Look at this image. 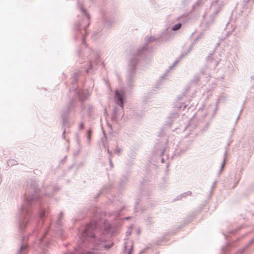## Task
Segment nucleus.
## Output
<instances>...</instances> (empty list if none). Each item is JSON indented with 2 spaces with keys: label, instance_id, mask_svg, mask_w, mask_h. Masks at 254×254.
I'll list each match as a JSON object with an SVG mask.
<instances>
[{
  "label": "nucleus",
  "instance_id": "f257e3e1",
  "mask_svg": "<svg viewBox=\"0 0 254 254\" xmlns=\"http://www.w3.org/2000/svg\"><path fill=\"white\" fill-rule=\"evenodd\" d=\"M174 36V34L168 28L158 36H150L146 38L144 42L141 46L136 50H132L129 56L127 70L126 75V84L130 92L134 86V83L136 79V70L137 67L141 66L144 67L148 63L151 57L152 53L154 49L152 43L156 42L160 44L163 42H166ZM156 48V47H155Z\"/></svg>",
  "mask_w": 254,
  "mask_h": 254
},
{
  "label": "nucleus",
  "instance_id": "f03ea898",
  "mask_svg": "<svg viewBox=\"0 0 254 254\" xmlns=\"http://www.w3.org/2000/svg\"><path fill=\"white\" fill-rule=\"evenodd\" d=\"M114 98L115 103L116 105L119 106V108L115 107L112 111V130H113V127L116 128V130H118L120 127V125L117 122V116L122 117L123 116L122 113L124 110V106L126 103L125 89L122 88L116 89L114 91ZM112 131V136L114 135Z\"/></svg>",
  "mask_w": 254,
  "mask_h": 254
},
{
  "label": "nucleus",
  "instance_id": "7ed1b4c3",
  "mask_svg": "<svg viewBox=\"0 0 254 254\" xmlns=\"http://www.w3.org/2000/svg\"><path fill=\"white\" fill-rule=\"evenodd\" d=\"M172 125V121H170L165 125V127L160 129L158 137L159 138L156 139L157 141L154 145V150L153 153L155 155H158L161 159L162 163L165 162V158H168V155L165 153L167 150V143L168 139L166 136H165V128H171Z\"/></svg>",
  "mask_w": 254,
  "mask_h": 254
},
{
  "label": "nucleus",
  "instance_id": "20e7f679",
  "mask_svg": "<svg viewBox=\"0 0 254 254\" xmlns=\"http://www.w3.org/2000/svg\"><path fill=\"white\" fill-rule=\"evenodd\" d=\"M125 211V206L122 204L114 212L112 211V236L120 233L124 220H128L130 217H122Z\"/></svg>",
  "mask_w": 254,
  "mask_h": 254
},
{
  "label": "nucleus",
  "instance_id": "39448f33",
  "mask_svg": "<svg viewBox=\"0 0 254 254\" xmlns=\"http://www.w3.org/2000/svg\"><path fill=\"white\" fill-rule=\"evenodd\" d=\"M147 181L146 179H143V181L141 182V190H140V196H138L137 198V201L135 202V204L134 207V211H137V207L140 202L141 200V197L145 196L148 197L150 196L151 192V189L149 188V187H146L145 183Z\"/></svg>",
  "mask_w": 254,
  "mask_h": 254
},
{
  "label": "nucleus",
  "instance_id": "423d86ee",
  "mask_svg": "<svg viewBox=\"0 0 254 254\" xmlns=\"http://www.w3.org/2000/svg\"><path fill=\"white\" fill-rule=\"evenodd\" d=\"M136 153L134 151L130 152L128 155V160L126 163L125 170L126 172L129 173L132 169V166L134 164L135 158L136 157Z\"/></svg>",
  "mask_w": 254,
  "mask_h": 254
},
{
  "label": "nucleus",
  "instance_id": "0eeeda50",
  "mask_svg": "<svg viewBox=\"0 0 254 254\" xmlns=\"http://www.w3.org/2000/svg\"><path fill=\"white\" fill-rule=\"evenodd\" d=\"M129 174V173H128L126 172L123 175L122 178L121 179L118 186V190L120 192L123 190L127 184Z\"/></svg>",
  "mask_w": 254,
  "mask_h": 254
},
{
  "label": "nucleus",
  "instance_id": "6e6552de",
  "mask_svg": "<svg viewBox=\"0 0 254 254\" xmlns=\"http://www.w3.org/2000/svg\"><path fill=\"white\" fill-rule=\"evenodd\" d=\"M221 7L219 5H217L215 8V10H214V12H213L212 14H211L210 15L209 19L207 21V22L206 23L207 25L211 24L214 22L216 16L219 13V12L221 11Z\"/></svg>",
  "mask_w": 254,
  "mask_h": 254
},
{
  "label": "nucleus",
  "instance_id": "1a4fd4ad",
  "mask_svg": "<svg viewBox=\"0 0 254 254\" xmlns=\"http://www.w3.org/2000/svg\"><path fill=\"white\" fill-rule=\"evenodd\" d=\"M206 1L207 0H197L192 6V10L195 12H198Z\"/></svg>",
  "mask_w": 254,
  "mask_h": 254
},
{
  "label": "nucleus",
  "instance_id": "9d476101",
  "mask_svg": "<svg viewBox=\"0 0 254 254\" xmlns=\"http://www.w3.org/2000/svg\"><path fill=\"white\" fill-rule=\"evenodd\" d=\"M202 120L199 119L198 121L197 124L194 125L195 127H199L201 132L205 131L209 127L210 125V121H207L203 125H202Z\"/></svg>",
  "mask_w": 254,
  "mask_h": 254
},
{
  "label": "nucleus",
  "instance_id": "9b49d317",
  "mask_svg": "<svg viewBox=\"0 0 254 254\" xmlns=\"http://www.w3.org/2000/svg\"><path fill=\"white\" fill-rule=\"evenodd\" d=\"M176 233V231L174 230H172L170 232L166 233L163 238L158 241L157 244L159 245L166 244L169 239L171 234H174Z\"/></svg>",
  "mask_w": 254,
  "mask_h": 254
},
{
  "label": "nucleus",
  "instance_id": "f8f14e48",
  "mask_svg": "<svg viewBox=\"0 0 254 254\" xmlns=\"http://www.w3.org/2000/svg\"><path fill=\"white\" fill-rule=\"evenodd\" d=\"M203 206H204V205H203L202 206H200L199 207V209H198V210L195 211L194 212H193L189 214V215H188V216L187 217H186V218L185 219L186 222L189 223L190 221H191L193 220V219L194 218V217L196 215V214L199 211H200L201 210Z\"/></svg>",
  "mask_w": 254,
  "mask_h": 254
},
{
  "label": "nucleus",
  "instance_id": "ddd939ff",
  "mask_svg": "<svg viewBox=\"0 0 254 254\" xmlns=\"http://www.w3.org/2000/svg\"><path fill=\"white\" fill-rule=\"evenodd\" d=\"M227 151L226 150L224 152L223 161L221 164V166H220L219 171L217 174L218 176H219L221 174L222 171H223V170L224 169V167H225V165L227 161Z\"/></svg>",
  "mask_w": 254,
  "mask_h": 254
},
{
  "label": "nucleus",
  "instance_id": "4468645a",
  "mask_svg": "<svg viewBox=\"0 0 254 254\" xmlns=\"http://www.w3.org/2000/svg\"><path fill=\"white\" fill-rule=\"evenodd\" d=\"M124 252L127 254H132L133 251V244L131 242L130 246H128L126 242L124 243Z\"/></svg>",
  "mask_w": 254,
  "mask_h": 254
},
{
  "label": "nucleus",
  "instance_id": "2eb2a0df",
  "mask_svg": "<svg viewBox=\"0 0 254 254\" xmlns=\"http://www.w3.org/2000/svg\"><path fill=\"white\" fill-rule=\"evenodd\" d=\"M183 96H184V95H182V96H178L177 98V101L178 102L175 104V108H179V109H181L183 107V110H184L185 109V108L187 107V106L186 105H184V103H182V104H181L179 102L180 101H181L182 98H183Z\"/></svg>",
  "mask_w": 254,
  "mask_h": 254
},
{
  "label": "nucleus",
  "instance_id": "dca6fc26",
  "mask_svg": "<svg viewBox=\"0 0 254 254\" xmlns=\"http://www.w3.org/2000/svg\"><path fill=\"white\" fill-rule=\"evenodd\" d=\"M231 179L234 180V184L232 188H235L237 186L239 181L241 179L240 175L235 174L233 177L231 178Z\"/></svg>",
  "mask_w": 254,
  "mask_h": 254
},
{
  "label": "nucleus",
  "instance_id": "f3484780",
  "mask_svg": "<svg viewBox=\"0 0 254 254\" xmlns=\"http://www.w3.org/2000/svg\"><path fill=\"white\" fill-rule=\"evenodd\" d=\"M165 76H166V74H164L163 76H161L159 79V81H158L154 87V89L152 90V93H153V91H156V89H158L160 88V86L161 84V82L163 81L165 78Z\"/></svg>",
  "mask_w": 254,
  "mask_h": 254
},
{
  "label": "nucleus",
  "instance_id": "a211bd4d",
  "mask_svg": "<svg viewBox=\"0 0 254 254\" xmlns=\"http://www.w3.org/2000/svg\"><path fill=\"white\" fill-rule=\"evenodd\" d=\"M132 115L134 118L139 120L142 117L143 112L142 111H133Z\"/></svg>",
  "mask_w": 254,
  "mask_h": 254
},
{
  "label": "nucleus",
  "instance_id": "6ab92c4d",
  "mask_svg": "<svg viewBox=\"0 0 254 254\" xmlns=\"http://www.w3.org/2000/svg\"><path fill=\"white\" fill-rule=\"evenodd\" d=\"M177 20L180 21L181 23H183V24L185 23L186 22L189 21V18L187 16H185L184 15L179 16L177 18Z\"/></svg>",
  "mask_w": 254,
  "mask_h": 254
},
{
  "label": "nucleus",
  "instance_id": "aec40b11",
  "mask_svg": "<svg viewBox=\"0 0 254 254\" xmlns=\"http://www.w3.org/2000/svg\"><path fill=\"white\" fill-rule=\"evenodd\" d=\"M123 151V149L121 146L118 145L116 147V148L114 150V153L116 154L118 156H120L121 153Z\"/></svg>",
  "mask_w": 254,
  "mask_h": 254
},
{
  "label": "nucleus",
  "instance_id": "412c9836",
  "mask_svg": "<svg viewBox=\"0 0 254 254\" xmlns=\"http://www.w3.org/2000/svg\"><path fill=\"white\" fill-rule=\"evenodd\" d=\"M182 25H183V23L179 22V23L174 25L172 26V28L170 30L171 32H172V31L178 30H179V29L181 28V27H182Z\"/></svg>",
  "mask_w": 254,
  "mask_h": 254
},
{
  "label": "nucleus",
  "instance_id": "4be33fe9",
  "mask_svg": "<svg viewBox=\"0 0 254 254\" xmlns=\"http://www.w3.org/2000/svg\"><path fill=\"white\" fill-rule=\"evenodd\" d=\"M237 230H235V229L230 230L228 231V235H227L225 233H223V235L224 236L225 239H227V237H229L230 235H235L237 233Z\"/></svg>",
  "mask_w": 254,
  "mask_h": 254
},
{
  "label": "nucleus",
  "instance_id": "5701e85b",
  "mask_svg": "<svg viewBox=\"0 0 254 254\" xmlns=\"http://www.w3.org/2000/svg\"><path fill=\"white\" fill-rule=\"evenodd\" d=\"M217 181H215L213 182V184H212V186H211V190H210V192H209V198L211 197V195H212V194H213V190L215 188V187H216V184H217Z\"/></svg>",
  "mask_w": 254,
  "mask_h": 254
},
{
  "label": "nucleus",
  "instance_id": "b1692460",
  "mask_svg": "<svg viewBox=\"0 0 254 254\" xmlns=\"http://www.w3.org/2000/svg\"><path fill=\"white\" fill-rule=\"evenodd\" d=\"M192 48H193V45L191 44L190 47L187 50V52L185 53H183L181 55L180 59H183V58H184L190 52V51L192 50Z\"/></svg>",
  "mask_w": 254,
  "mask_h": 254
},
{
  "label": "nucleus",
  "instance_id": "393cba45",
  "mask_svg": "<svg viewBox=\"0 0 254 254\" xmlns=\"http://www.w3.org/2000/svg\"><path fill=\"white\" fill-rule=\"evenodd\" d=\"M220 99H218V100L216 102V107L215 108L214 111H213L212 115V118H213L214 116L215 115V114L218 110V104L219 102Z\"/></svg>",
  "mask_w": 254,
  "mask_h": 254
},
{
  "label": "nucleus",
  "instance_id": "a878e982",
  "mask_svg": "<svg viewBox=\"0 0 254 254\" xmlns=\"http://www.w3.org/2000/svg\"><path fill=\"white\" fill-rule=\"evenodd\" d=\"M132 225H130V226L128 228L127 231L126 232V237H128L132 232Z\"/></svg>",
  "mask_w": 254,
  "mask_h": 254
},
{
  "label": "nucleus",
  "instance_id": "bb28decb",
  "mask_svg": "<svg viewBox=\"0 0 254 254\" xmlns=\"http://www.w3.org/2000/svg\"><path fill=\"white\" fill-rule=\"evenodd\" d=\"M191 194H192V192L190 191H188L184 192L181 194L182 197L183 198V197H186L188 195H191Z\"/></svg>",
  "mask_w": 254,
  "mask_h": 254
},
{
  "label": "nucleus",
  "instance_id": "cd10ccee",
  "mask_svg": "<svg viewBox=\"0 0 254 254\" xmlns=\"http://www.w3.org/2000/svg\"><path fill=\"white\" fill-rule=\"evenodd\" d=\"M145 222L147 224H151L152 223V218L148 216L145 219Z\"/></svg>",
  "mask_w": 254,
  "mask_h": 254
},
{
  "label": "nucleus",
  "instance_id": "c85d7f7f",
  "mask_svg": "<svg viewBox=\"0 0 254 254\" xmlns=\"http://www.w3.org/2000/svg\"><path fill=\"white\" fill-rule=\"evenodd\" d=\"M201 35H199L198 36H197L193 41V42L191 44H192L193 45L195 44L201 38Z\"/></svg>",
  "mask_w": 254,
  "mask_h": 254
},
{
  "label": "nucleus",
  "instance_id": "c756f323",
  "mask_svg": "<svg viewBox=\"0 0 254 254\" xmlns=\"http://www.w3.org/2000/svg\"><path fill=\"white\" fill-rule=\"evenodd\" d=\"M191 0H182V4L183 6H186L188 5L191 1Z\"/></svg>",
  "mask_w": 254,
  "mask_h": 254
},
{
  "label": "nucleus",
  "instance_id": "7c9ffc66",
  "mask_svg": "<svg viewBox=\"0 0 254 254\" xmlns=\"http://www.w3.org/2000/svg\"><path fill=\"white\" fill-rule=\"evenodd\" d=\"M181 59H180V58L179 59L175 60V62H174L173 64H172V67H175L178 64V63L180 62V61Z\"/></svg>",
  "mask_w": 254,
  "mask_h": 254
},
{
  "label": "nucleus",
  "instance_id": "2f4dec72",
  "mask_svg": "<svg viewBox=\"0 0 254 254\" xmlns=\"http://www.w3.org/2000/svg\"><path fill=\"white\" fill-rule=\"evenodd\" d=\"M199 77L197 75H195L193 77V81L194 83H197V82L199 81Z\"/></svg>",
  "mask_w": 254,
  "mask_h": 254
},
{
  "label": "nucleus",
  "instance_id": "473e14b6",
  "mask_svg": "<svg viewBox=\"0 0 254 254\" xmlns=\"http://www.w3.org/2000/svg\"><path fill=\"white\" fill-rule=\"evenodd\" d=\"M187 149H188V148L187 147L185 149H183L181 150L180 151H179L178 152V155H181V154H182L183 153L185 152Z\"/></svg>",
  "mask_w": 254,
  "mask_h": 254
},
{
  "label": "nucleus",
  "instance_id": "72a5a7b5",
  "mask_svg": "<svg viewBox=\"0 0 254 254\" xmlns=\"http://www.w3.org/2000/svg\"><path fill=\"white\" fill-rule=\"evenodd\" d=\"M187 149H188V148L187 147L185 149H183L181 150L180 151H179L178 152V155H181V154H182L183 153L185 152Z\"/></svg>",
  "mask_w": 254,
  "mask_h": 254
},
{
  "label": "nucleus",
  "instance_id": "f704fd0d",
  "mask_svg": "<svg viewBox=\"0 0 254 254\" xmlns=\"http://www.w3.org/2000/svg\"><path fill=\"white\" fill-rule=\"evenodd\" d=\"M183 197H182L181 194H180L178 196H177L172 201L173 202V201H175L180 200Z\"/></svg>",
  "mask_w": 254,
  "mask_h": 254
},
{
  "label": "nucleus",
  "instance_id": "c9c22d12",
  "mask_svg": "<svg viewBox=\"0 0 254 254\" xmlns=\"http://www.w3.org/2000/svg\"><path fill=\"white\" fill-rule=\"evenodd\" d=\"M148 247L145 248L143 250H142L139 254H143L146 252V251L148 250Z\"/></svg>",
  "mask_w": 254,
  "mask_h": 254
},
{
  "label": "nucleus",
  "instance_id": "e433bc0d",
  "mask_svg": "<svg viewBox=\"0 0 254 254\" xmlns=\"http://www.w3.org/2000/svg\"><path fill=\"white\" fill-rule=\"evenodd\" d=\"M250 78L252 82V85H254V75H252Z\"/></svg>",
  "mask_w": 254,
  "mask_h": 254
},
{
  "label": "nucleus",
  "instance_id": "4c0bfd02",
  "mask_svg": "<svg viewBox=\"0 0 254 254\" xmlns=\"http://www.w3.org/2000/svg\"><path fill=\"white\" fill-rule=\"evenodd\" d=\"M163 181L164 183H165V184H168L169 183L168 180L167 178H163Z\"/></svg>",
  "mask_w": 254,
  "mask_h": 254
},
{
  "label": "nucleus",
  "instance_id": "58836bf2",
  "mask_svg": "<svg viewBox=\"0 0 254 254\" xmlns=\"http://www.w3.org/2000/svg\"><path fill=\"white\" fill-rule=\"evenodd\" d=\"M242 110H241V111H240L239 114L238 116V117H237V118L236 123L237 122V121H238L239 120V119H240V115H241V114L242 113Z\"/></svg>",
  "mask_w": 254,
  "mask_h": 254
},
{
  "label": "nucleus",
  "instance_id": "ea45409f",
  "mask_svg": "<svg viewBox=\"0 0 254 254\" xmlns=\"http://www.w3.org/2000/svg\"><path fill=\"white\" fill-rule=\"evenodd\" d=\"M254 243V237L250 241L249 245H251Z\"/></svg>",
  "mask_w": 254,
  "mask_h": 254
},
{
  "label": "nucleus",
  "instance_id": "a19ab883",
  "mask_svg": "<svg viewBox=\"0 0 254 254\" xmlns=\"http://www.w3.org/2000/svg\"><path fill=\"white\" fill-rule=\"evenodd\" d=\"M254 243V237L250 241L249 245H251Z\"/></svg>",
  "mask_w": 254,
  "mask_h": 254
},
{
  "label": "nucleus",
  "instance_id": "79ce46f5",
  "mask_svg": "<svg viewBox=\"0 0 254 254\" xmlns=\"http://www.w3.org/2000/svg\"><path fill=\"white\" fill-rule=\"evenodd\" d=\"M110 228L109 227V229H105V233H109L110 232Z\"/></svg>",
  "mask_w": 254,
  "mask_h": 254
},
{
  "label": "nucleus",
  "instance_id": "37998d69",
  "mask_svg": "<svg viewBox=\"0 0 254 254\" xmlns=\"http://www.w3.org/2000/svg\"><path fill=\"white\" fill-rule=\"evenodd\" d=\"M211 56H212V54H210L207 57V59L206 60L207 61H208L209 60V59L211 58Z\"/></svg>",
  "mask_w": 254,
  "mask_h": 254
},
{
  "label": "nucleus",
  "instance_id": "c03bdc74",
  "mask_svg": "<svg viewBox=\"0 0 254 254\" xmlns=\"http://www.w3.org/2000/svg\"><path fill=\"white\" fill-rule=\"evenodd\" d=\"M231 32H232L231 31H227L226 36H228L229 35H230L231 34Z\"/></svg>",
  "mask_w": 254,
  "mask_h": 254
},
{
  "label": "nucleus",
  "instance_id": "a18cd8bd",
  "mask_svg": "<svg viewBox=\"0 0 254 254\" xmlns=\"http://www.w3.org/2000/svg\"><path fill=\"white\" fill-rule=\"evenodd\" d=\"M243 170V169L242 168H238L237 169V171L239 172V173H241Z\"/></svg>",
  "mask_w": 254,
  "mask_h": 254
},
{
  "label": "nucleus",
  "instance_id": "49530a36",
  "mask_svg": "<svg viewBox=\"0 0 254 254\" xmlns=\"http://www.w3.org/2000/svg\"><path fill=\"white\" fill-rule=\"evenodd\" d=\"M137 235H139L140 234V230L138 229L136 232Z\"/></svg>",
  "mask_w": 254,
  "mask_h": 254
},
{
  "label": "nucleus",
  "instance_id": "de8ad7c7",
  "mask_svg": "<svg viewBox=\"0 0 254 254\" xmlns=\"http://www.w3.org/2000/svg\"><path fill=\"white\" fill-rule=\"evenodd\" d=\"M174 67H172V65L170 66L169 70H172Z\"/></svg>",
  "mask_w": 254,
  "mask_h": 254
},
{
  "label": "nucleus",
  "instance_id": "09e8293b",
  "mask_svg": "<svg viewBox=\"0 0 254 254\" xmlns=\"http://www.w3.org/2000/svg\"><path fill=\"white\" fill-rule=\"evenodd\" d=\"M223 1H222L223 3H225V2H227L229 0H223Z\"/></svg>",
  "mask_w": 254,
  "mask_h": 254
},
{
  "label": "nucleus",
  "instance_id": "8fccbe9b",
  "mask_svg": "<svg viewBox=\"0 0 254 254\" xmlns=\"http://www.w3.org/2000/svg\"><path fill=\"white\" fill-rule=\"evenodd\" d=\"M218 2H219V0H215L214 3H215V4H216V3H218Z\"/></svg>",
  "mask_w": 254,
  "mask_h": 254
},
{
  "label": "nucleus",
  "instance_id": "3c124183",
  "mask_svg": "<svg viewBox=\"0 0 254 254\" xmlns=\"http://www.w3.org/2000/svg\"><path fill=\"white\" fill-rule=\"evenodd\" d=\"M116 76H117L118 78L119 79V75H118V74L117 73H116Z\"/></svg>",
  "mask_w": 254,
  "mask_h": 254
},
{
  "label": "nucleus",
  "instance_id": "603ef678",
  "mask_svg": "<svg viewBox=\"0 0 254 254\" xmlns=\"http://www.w3.org/2000/svg\"><path fill=\"white\" fill-rule=\"evenodd\" d=\"M193 34H194V32H193V33H192L191 34V37H192V36H193Z\"/></svg>",
  "mask_w": 254,
  "mask_h": 254
},
{
  "label": "nucleus",
  "instance_id": "864d4df0",
  "mask_svg": "<svg viewBox=\"0 0 254 254\" xmlns=\"http://www.w3.org/2000/svg\"><path fill=\"white\" fill-rule=\"evenodd\" d=\"M181 226H180L179 228H178V229H181Z\"/></svg>",
  "mask_w": 254,
  "mask_h": 254
},
{
  "label": "nucleus",
  "instance_id": "5fc2aeb1",
  "mask_svg": "<svg viewBox=\"0 0 254 254\" xmlns=\"http://www.w3.org/2000/svg\"><path fill=\"white\" fill-rule=\"evenodd\" d=\"M215 4L214 3L213 4V7H215Z\"/></svg>",
  "mask_w": 254,
  "mask_h": 254
},
{
  "label": "nucleus",
  "instance_id": "6e6d98bb",
  "mask_svg": "<svg viewBox=\"0 0 254 254\" xmlns=\"http://www.w3.org/2000/svg\"><path fill=\"white\" fill-rule=\"evenodd\" d=\"M112 168H113V163H112Z\"/></svg>",
  "mask_w": 254,
  "mask_h": 254
}]
</instances>
